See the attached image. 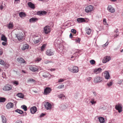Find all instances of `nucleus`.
Masks as SVG:
<instances>
[{
  "instance_id": "1",
  "label": "nucleus",
  "mask_w": 123,
  "mask_h": 123,
  "mask_svg": "<svg viewBox=\"0 0 123 123\" xmlns=\"http://www.w3.org/2000/svg\"><path fill=\"white\" fill-rule=\"evenodd\" d=\"M69 71L74 73H77L78 72V68L77 67L74 66H71L68 68Z\"/></svg>"
},
{
  "instance_id": "2",
  "label": "nucleus",
  "mask_w": 123,
  "mask_h": 123,
  "mask_svg": "<svg viewBox=\"0 0 123 123\" xmlns=\"http://www.w3.org/2000/svg\"><path fill=\"white\" fill-rule=\"evenodd\" d=\"M12 89V87L11 85L9 84H7L2 89L4 91H9L11 90Z\"/></svg>"
},
{
  "instance_id": "3",
  "label": "nucleus",
  "mask_w": 123,
  "mask_h": 123,
  "mask_svg": "<svg viewBox=\"0 0 123 123\" xmlns=\"http://www.w3.org/2000/svg\"><path fill=\"white\" fill-rule=\"evenodd\" d=\"M43 32L46 34H48L50 31V27L48 26H46L43 29Z\"/></svg>"
},
{
  "instance_id": "4",
  "label": "nucleus",
  "mask_w": 123,
  "mask_h": 123,
  "mask_svg": "<svg viewBox=\"0 0 123 123\" xmlns=\"http://www.w3.org/2000/svg\"><path fill=\"white\" fill-rule=\"evenodd\" d=\"M93 6L92 5H90L86 7L85 11L87 13H88L92 11L93 9Z\"/></svg>"
},
{
  "instance_id": "5",
  "label": "nucleus",
  "mask_w": 123,
  "mask_h": 123,
  "mask_svg": "<svg viewBox=\"0 0 123 123\" xmlns=\"http://www.w3.org/2000/svg\"><path fill=\"white\" fill-rule=\"evenodd\" d=\"M102 78L100 76H98L95 77L94 79V81L95 83H98L100 82L102 80Z\"/></svg>"
},
{
  "instance_id": "6",
  "label": "nucleus",
  "mask_w": 123,
  "mask_h": 123,
  "mask_svg": "<svg viewBox=\"0 0 123 123\" xmlns=\"http://www.w3.org/2000/svg\"><path fill=\"white\" fill-rule=\"evenodd\" d=\"M115 108L116 110L118 111L119 113H120L122 111V105L121 104H118L115 106Z\"/></svg>"
},
{
  "instance_id": "7",
  "label": "nucleus",
  "mask_w": 123,
  "mask_h": 123,
  "mask_svg": "<svg viewBox=\"0 0 123 123\" xmlns=\"http://www.w3.org/2000/svg\"><path fill=\"white\" fill-rule=\"evenodd\" d=\"M54 53V51L51 49L47 50L46 52V54L49 56L53 55Z\"/></svg>"
},
{
  "instance_id": "8",
  "label": "nucleus",
  "mask_w": 123,
  "mask_h": 123,
  "mask_svg": "<svg viewBox=\"0 0 123 123\" xmlns=\"http://www.w3.org/2000/svg\"><path fill=\"white\" fill-rule=\"evenodd\" d=\"M93 72L94 74H97L100 73L102 72V69L100 68H96L93 69Z\"/></svg>"
},
{
  "instance_id": "9",
  "label": "nucleus",
  "mask_w": 123,
  "mask_h": 123,
  "mask_svg": "<svg viewBox=\"0 0 123 123\" xmlns=\"http://www.w3.org/2000/svg\"><path fill=\"white\" fill-rule=\"evenodd\" d=\"M51 91V89L50 87H46L44 89V94L45 95H47Z\"/></svg>"
},
{
  "instance_id": "10",
  "label": "nucleus",
  "mask_w": 123,
  "mask_h": 123,
  "mask_svg": "<svg viewBox=\"0 0 123 123\" xmlns=\"http://www.w3.org/2000/svg\"><path fill=\"white\" fill-rule=\"evenodd\" d=\"M44 105L45 108L47 110H50L52 107L51 105L49 103L46 102L45 103Z\"/></svg>"
},
{
  "instance_id": "11",
  "label": "nucleus",
  "mask_w": 123,
  "mask_h": 123,
  "mask_svg": "<svg viewBox=\"0 0 123 123\" xmlns=\"http://www.w3.org/2000/svg\"><path fill=\"white\" fill-rule=\"evenodd\" d=\"M29 68L31 70L34 72L37 71L38 70L37 67L34 65L29 66Z\"/></svg>"
},
{
  "instance_id": "12",
  "label": "nucleus",
  "mask_w": 123,
  "mask_h": 123,
  "mask_svg": "<svg viewBox=\"0 0 123 123\" xmlns=\"http://www.w3.org/2000/svg\"><path fill=\"white\" fill-rule=\"evenodd\" d=\"M111 59V57L110 56H106L102 60L103 63H106L109 61Z\"/></svg>"
},
{
  "instance_id": "13",
  "label": "nucleus",
  "mask_w": 123,
  "mask_h": 123,
  "mask_svg": "<svg viewBox=\"0 0 123 123\" xmlns=\"http://www.w3.org/2000/svg\"><path fill=\"white\" fill-rule=\"evenodd\" d=\"M107 9L109 12L112 13L114 12L115 11L114 8L111 5L108 6Z\"/></svg>"
},
{
  "instance_id": "14",
  "label": "nucleus",
  "mask_w": 123,
  "mask_h": 123,
  "mask_svg": "<svg viewBox=\"0 0 123 123\" xmlns=\"http://www.w3.org/2000/svg\"><path fill=\"white\" fill-rule=\"evenodd\" d=\"M68 107L67 105L66 104H62L59 106L60 108L62 110H63L66 109Z\"/></svg>"
},
{
  "instance_id": "15",
  "label": "nucleus",
  "mask_w": 123,
  "mask_h": 123,
  "mask_svg": "<svg viewBox=\"0 0 123 123\" xmlns=\"http://www.w3.org/2000/svg\"><path fill=\"white\" fill-rule=\"evenodd\" d=\"M104 75L105 79L108 80L110 78V75L108 71H106L105 72Z\"/></svg>"
},
{
  "instance_id": "16",
  "label": "nucleus",
  "mask_w": 123,
  "mask_h": 123,
  "mask_svg": "<svg viewBox=\"0 0 123 123\" xmlns=\"http://www.w3.org/2000/svg\"><path fill=\"white\" fill-rule=\"evenodd\" d=\"M37 111V108L36 107L34 106L31 107L30 109L31 112L32 114L35 113Z\"/></svg>"
},
{
  "instance_id": "17",
  "label": "nucleus",
  "mask_w": 123,
  "mask_h": 123,
  "mask_svg": "<svg viewBox=\"0 0 123 123\" xmlns=\"http://www.w3.org/2000/svg\"><path fill=\"white\" fill-rule=\"evenodd\" d=\"M13 104L12 103L10 102L8 103L6 105V107L7 109H9L13 107Z\"/></svg>"
},
{
  "instance_id": "18",
  "label": "nucleus",
  "mask_w": 123,
  "mask_h": 123,
  "mask_svg": "<svg viewBox=\"0 0 123 123\" xmlns=\"http://www.w3.org/2000/svg\"><path fill=\"white\" fill-rule=\"evenodd\" d=\"M38 20L37 18H32L29 19V22L31 23H34L36 22Z\"/></svg>"
},
{
  "instance_id": "19",
  "label": "nucleus",
  "mask_w": 123,
  "mask_h": 123,
  "mask_svg": "<svg viewBox=\"0 0 123 123\" xmlns=\"http://www.w3.org/2000/svg\"><path fill=\"white\" fill-rule=\"evenodd\" d=\"M16 37H17L19 41L21 40L23 38V36L22 34H18L16 35Z\"/></svg>"
},
{
  "instance_id": "20",
  "label": "nucleus",
  "mask_w": 123,
  "mask_h": 123,
  "mask_svg": "<svg viewBox=\"0 0 123 123\" xmlns=\"http://www.w3.org/2000/svg\"><path fill=\"white\" fill-rule=\"evenodd\" d=\"M17 60L19 63H24L25 62L24 59L22 58H18Z\"/></svg>"
},
{
  "instance_id": "21",
  "label": "nucleus",
  "mask_w": 123,
  "mask_h": 123,
  "mask_svg": "<svg viewBox=\"0 0 123 123\" xmlns=\"http://www.w3.org/2000/svg\"><path fill=\"white\" fill-rule=\"evenodd\" d=\"M98 121L100 123H103L105 122V119L103 117H100L98 118Z\"/></svg>"
},
{
  "instance_id": "22",
  "label": "nucleus",
  "mask_w": 123,
  "mask_h": 123,
  "mask_svg": "<svg viewBox=\"0 0 123 123\" xmlns=\"http://www.w3.org/2000/svg\"><path fill=\"white\" fill-rule=\"evenodd\" d=\"M77 20L79 23H82L83 22L85 21V19L82 18H77Z\"/></svg>"
},
{
  "instance_id": "23",
  "label": "nucleus",
  "mask_w": 123,
  "mask_h": 123,
  "mask_svg": "<svg viewBox=\"0 0 123 123\" xmlns=\"http://www.w3.org/2000/svg\"><path fill=\"white\" fill-rule=\"evenodd\" d=\"M1 117L2 120V122L3 123H6V117L3 115L1 116Z\"/></svg>"
},
{
  "instance_id": "24",
  "label": "nucleus",
  "mask_w": 123,
  "mask_h": 123,
  "mask_svg": "<svg viewBox=\"0 0 123 123\" xmlns=\"http://www.w3.org/2000/svg\"><path fill=\"white\" fill-rule=\"evenodd\" d=\"M28 48V45L27 44H25L23 45L22 48V49L23 50H25L26 49H27Z\"/></svg>"
},
{
  "instance_id": "25",
  "label": "nucleus",
  "mask_w": 123,
  "mask_h": 123,
  "mask_svg": "<svg viewBox=\"0 0 123 123\" xmlns=\"http://www.w3.org/2000/svg\"><path fill=\"white\" fill-rule=\"evenodd\" d=\"M47 12L45 11H39L37 12V14L39 15H43L46 14Z\"/></svg>"
},
{
  "instance_id": "26",
  "label": "nucleus",
  "mask_w": 123,
  "mask_h": 123,
  "mask_svg": "<svg viewBox=\"0 0 123 123\" xmlns=\"http://www.w3.org/2000/svg\"><path fill=\"white\" fill-rule=\"evenodd\" d=\"M13 24L12 22H10L7 25V27L9 29H12L13 27Z\"/></svg>"
},
{
  "instance_id": "27",
  "label": "nucleus",
  "mask_w": 123,
  "mask_h": 123,
  "mask_svg": "<svg viewBox=\"0 0 123 123\" xmlns=\"http://www.w3.org/2000/svg\"><path fill=\"white\" fill-rule=\"evenodd\" d=\"M16 96L19 98H23L24 97V95L22 93H18Z\"/></svg>"
},
{
  "instance_id": "28",
  "label": "nucleus",
  "mask_w": 123,
  "mask_h": 123,
  "mask_svg": "<svg viewBox=\"0 0 123 123\" xmlns=\"http://www.w3.org/2000/svg\"><path fill=\"white\" fill-rule=\"evenodd\" d=\"M1 40L5 42H6L7 41L6 37L3 35H1Z\"/></svg>"
},
{
  "instance_id": "29",
  "label": "nucleus",
  "mask_w": 123,
  "mask_h": 123,
  "mask_svg": "<svg viewBox=\"0 0 123 123\" xmlns=\"http://www.w3.org/2000/svg\"><path fill=\"white\" fill-rule=\"evenodd\" d=\"M19 15L20 17L22 18L25 17L26 16V14L25 13L21 12L19 13Z\"/></svg>"
},
{
  "instance_id": "30",
  "label": "nucleus",
  "mask_w": 123,
  "mask_h": 123,
  "mask_svg": "<svg viewBox=\"0 0 123 123\" xmlns=\"http://www.w3.org/2000/svg\"><path fill=\"white\" fill-rule=\"evenodd\" d=\"M28 5L30 7L32 8H34V5L31 2H29L28 3Z\"/></svg>"
},
{
  "instance_id": "31",
  "label": "nucleus",
  "mask_w": 123,
  "mask_h": 123,
  "mask_svg": "<svg viewBox=\"0 0 123 123\" xmlns=\"http://www.w3.org/2000/svg\"><path fill=\"white\" fill-rule=\"evenodd\" d=\"M54 43L55 45L56 44L58 45H59L61 43V42L59 40L57 39L55 40Z\"/></svg>"
},
{
  "instance_id": "32",
  "label": "nucleus",
  "mask_w": 123,
  "mask_h": 123,
  "mask_svg": "<svg viewBox=\"0 0 123 123\" xmlns=\"http://www.w3.org/2000/svg\"><path fill=\"white\" fill-rule=\"evenodd\" d=\"M86 33L89 35L91 32V30L90 28L87 29L86 30Z\"/></svg>"
},
{
  "instance_id": "33",
  "label": "nucleus",
  "mask_w": 123,
  "mask_h": 123,
  "mask_svg": "<svg viewBox=\"0 0 123 123\" xmlns=\"http://www.w3.org/2000/svg\"><path fill=\"white\" fill-rule=\"evenodd\" d=\"M49 74L47 72H45L43 74V77L45 78H47L48 76H49Z\"/></svg>"
},
{
  "instance_id": "34",
  "label": "nucleus",
  "mask_w": 123,
  "mask_h": 123,
  "mask_svg": "<svg viewBox=\"0 0 123 123\" xmlns=\"http://www.w3.org/2000/svg\"><path fill=\"white\" fill-rule=\"evenodd\" d=\"M113 84V82L112 81H110L107 83V85L109 87H110Z\"/></svg>"
},
{
  "instance_id": "35",
  "label": "nucleus",
  "mask_w": 123,
  "mask_h": 123,
  "mask_svg": "<svg viewBox=\"0 0 123 123\" xmlns=\"http://www.w3.org/2000/svg\"><path fill=\"white\" fill-rule=\"evenodd\" d=\"M15 111L20 114H22L23 112L22 111L18 109L16 110Z\"/></svg>"
},
{
  "instance_id": "36",
  "label": "nucleus",
  "mask_w": 123,
  "mask_h": 123,
  "mask_svg": "<svg viewBox=\"0 0 123 123\" xmlns=\"http://www.w3.org/2000/svg\"><path fill=\"white\" fill-rule=\"evenodd\" d=\"M21 108L24 109L25 111H27V107L25 105H23L21 106Z\"/></svg>"
},
{
  "instance_id": "37",
  "label": "nucleus",
  "mask_w": 123,
  "mask_h": 123,
  "mask_svg": "<svg viewBox=\"0 0 123 123\" xmlns=\"http://www.w3.org/2000/svg\"><path fill=\"white\" fill-rule=\"evenodd\" d=\"M46 46V44H44L41 47V49L42 51H43L45 49V48Z\"/></svg>"
},
{
  "instance_id": "38",
  "label": "nucleus",
  "mask_w": 123,
  "mask_h": 123,
  "mask_svg": "<svg viewBox=\"0 0 123 123\" xmlns=\"http://www.w3.org/2000/svg\"><path fill=\"white\" fill-rule=\"evenodd\" d=\"M41 60V58L37 57L35 59V61L37 62H38L40 61Z\"/></svg>"
},
{
  "instance_id": "39",
  "label": "nucleus",
  "mask_w": 123,
  "mask_h": 123,
  "mask_svg": "<svg viewBox=\"0 0 123 123\" xmlns=\"http://www.w3.org/2000/svg\"><path fill=\"white\" fill-rule=\"evenodd\" d=\"M58 97L60 98L64 99L65 98V96L63 94H61L58 96Z\"/></svg>"
},
{
  "instance_id": "40",
  "label": "nucleus",
  "mask_w": 123,
  "mask_h": 123,
  "mask_svg": "<svg viewBox=\"0 0 123 123\" xmlns=\"http://www.w3.org/2000/svg\"><path fill=\"white\" fill-rule=\"evenodd\" d=\"M6 100V99L4 98H0V102H3Z\"/></svg>"
},
{
  "instance_id": "41",
  "label": "nucleus",
  "mask_w": 123,
  "mask_h": 123,
  "mask_svg": "<svg viewBox=\"0 0 123 123\" xmlns=\"http://www.w3.org/2000/svg\"><path fill=\"white\" fill-rule=\"evenodd\" d=\"M12 82L14 85H17L19 84V83L17 81L15 80L13 81Z\"/></svg>"
},
{
  "instance_id": "42",
  "label": "nucleus",
  "mask_w": 123,
  "mask_h": 123,
  "mask_svg": "<svg viewBox=\"0 0 123 123\" xmlns=\"http://www.w3.org/2000/svg\"><path fill=\"white\" fill-rule=\"evenodd\" d=\"M0 64L4 65L5 64V63L3 60L0 59Z\"/></svg>"
},
{
  "instance_id": "43",
  "label": "nucleus",
  "mask_w": 123,
  "mask_h": 123,
  "mask_svg": "<svg viewBox=\"0 0 123 123\" xmlns=\"http://www.w3.org/2000/svg\"><path fill=\"white\" fill-rule=\"evenodd\" d=\"M90 62L92 65H93L95 63V61L93 60H92L90 61Z\"/></svg>"
},
{
  "instance_id": "44",
  "label": "nucleus",
  "mask_w": 123,
  "mask_h": 123,
  "mask_svg": "<svg viewBox=\"0 0 123 123\" xmlns=\"http://www.w3.org/2000/svg\"><path fill=\"white\" fill-rule=\"evenodd\" d=\"M123 82V80L122 79H119L118 80L117 83L118 84H120Z\"/></svg>"
},
{
  "instance_id": "45",
  "label": "nucleus",
  "mask_w": 123,
  "mask_h": 123,
  "mask_svg": "<svg viewBox=\"0 0 123 123\" xmlns=\"http://www.w3.org/2000/svg\"><path fill=\"white\" fill-rule=\"evenodd\" d=\"M90 102L92 103V105L95 104L96 103V102L95 101H94L93 100V99H92L91 100Z\"/></svg>"
},
{
  "instance_id": "46",
  "label": "nucleus",
  "mask_w": 123,
  "mask_h": 123,
  "mask_svg": "<svg viewBox=\"0 0 123 123\" xmlns=\"http://www.w3.org/2000/svg\"><path fill=\"white\" fill-rule=\"evenodd\" d=\"M51 62L50 61H49L47 60H45L44 61V63L46 64H47Z\"/></svg>"
},
{
  "instance_id": "47",
  "label": "nucleus",
  "mask_w": 123,
  "mask_h": 123,
  "mask_svg": "<svg viewBox=\"0 0 123 123\" xmlns=\"http://www.w3.org/2000/svg\"><path fill=\"white\" fill-rule=\"evenodd\" d=\"M103 23L104 25H108V24L107 23L106 19L105 18H104L103 20Z\"/></svg>"
},
{
  "instance_id": "48",
  "label": "nucleus",
  "mask_w": 123,
  "mask_h": 123,
  "mask_svg": "<svg viewBox=\"0 0 123 123\" xmlns=\"http://www.w3.org/2000/svg\"><path fill=\"white\" fill-rule=\"evenodd\" d=\"M64 87V85H60L57 88L59 89H62Z\"/></svg>"
},
{
  "instance_id": "49",
  "label": "nucleus",
  "mask_w": 123,
  "mask_h": 123,
  "mask_svg": "<svg viewBox=\"0 0 123 123\" xmlns=\"http://www.w3.org/2000/svg\"><path fill=\"white\" fill-rule=\"evenodd\" d=\"M71 32L73 33H74V34H75L76 33V31L74 29H72L71 30Z\"/></svg>"
},
{
  "instance_id": "50",
  "label": "nucleus",
  "mask_w": 123,
  "mask_h": 123,
  "mask_svg": "<svg viewBox=\"0 0 123 123\" xmlns=\"http://www.w3.org/2000/svg\"><path fill=\"white\" fill-rule=\"evenodd\" d=\"M40 41L39 40H34V42L35 43H38Z\"/></svg>"
},
{
  "instance_id": "51",
  "label": "nucleus",
  "mask_w": 123,
  "mask_h": 123,
  "mask_svg": "<svg viewBox=\"0 0 123 123\" xmlns=\"http://www.w3.org/2000/svg\"><path fill=\"white\" fill-rule=\"evenodd\" d=\"M64 81V80L63 79H59L58 81V82L59 83L61 82Z\"/></svg>"
},
{
  "instance_id": "52",
  "label": "nucleus",
  "mask_w": 123,
  "mask_h": 123,
  "mask_svg": "<svg viewBox=\"0 0 123 123\" xmlns=\"http://www.w3.org/2000/svg\"><path fill=\"white\" fill-rule=\"evenodd\" d=\"M108 44V43H107V42L105 44H104L103 45H102V46L103 47H104L106 46H107Z\"/></svg>"
},
{
  "instance_id": "53",
  "label": "nucleus",
  "mask_w": 123,
  "mask_h": 123,
  "mask_svg": "<svg viewBox=\"0 0 123 123\" xmlns=\"http://www.w3.org/2000/svg\"><path fill=\"white\" fill-rule=\"evenodd\" d=\"M75 42H77V43H80V39H76L75 40Z\"/></svg>"
},
{
  "instance_id": "54",
  "label": "nucleus",
  "mask_w": 123,
  "mask_h": 123,
  "mask_svg": "<svg viewBox=\"0 0 123 123\" xmlns=\"http://www.w3.org/2000/svg\"><path fill=\"white\" fill-rule=\"evenodd\" d=\"M45 115V114L43 113H42L40 115L39 117H43Z\"/></svg>"
},
{
  "instance_id": "55",
  "label": "nucleus",
  "mask_w": 123,
  "mask_h": 123,
  "mask_svg": "<svg viewBox=\"0 0 123 123\" xmlns=\"http://www.w3.org/2000/svg\"><path fill=\"white\" fill-rule=\"evenodd\" d=\"M22 122L20 120H18L16 121L15 123H22Z\"/></svg>"
},
{
  "instance_id": "56",
  "label": "nucleus",
  "mask_w": 123,
  "mask_h": 123,
  "mask_svg": "<svg viewBox=\"0 0 123 123\" xmlns=\"http://www.w3.org/2000/svg\"><path fill=\"white\" fill-rule=\"evenodd\" d=\"M91 79L92 78L91 77H89L87 79V80L88 81H89L91 80Z\"/></svg>"
},
{
  "instance_id": "57",
  "label": "nucleus",
  "mask_w": 123,
  "mask_h": 123,
  "mask_svg": "<svg viewBox=\"0 0 123 123\" xmlns=\"http://www.w3.org/2000/svg\"><path fill=\"white\" fill-rule=\"evenodd\" d=\"M29 81L30 82H31L32 81L33 82H34L35 81V80L34 79H31L29 80Z\"/></svg>"
},
{
  "instance_id": "58",
  "label": "nucleus",
  "mask_w": 123,
  "mask_h": 123,
  "mask_svg": "<svg viewBox=\"0 0 123 123\" xmlns=\"http://www.w3.org/2000/svg\"><path fill=\"white\" fill-rule=\"evenodd\" d=\"M6 42H3L2 43V45H3L4 46L5 45H6Z\"/></svg>"
},
{
  "instance_id": "59",
  "label": "nucleus",
  "mask_w": 123,
  "mask_h": 123,
  "mask_svg": "<svg viewBox=\"0 0 123 123\" xmlns=\"http://www.w3.org/2000/svg\"><path fill=\"white\" fill-rule=\"evenodd\" d=\"M119 34H116V35H114V37L115 38H116L118 36Z\"/></svg>"
},
{
  "instance_id": "60",
  "label": "nucleus",
  "mask_w": 123,
  "mask_h": 123,
  "mask_svg": "<svg viewBox=\"0 0 123 123\" xmlns=\"http://www.w3.org/2000/svg\"><path fill=\"white\" fill-rule=\"evenodd\" d=\"M93 96H94L96 97V96L97 94L95 92H93Z\"/></svg>"
},
{
  "instance_id": "61",
  "label": "nucleus",
  "mask_w": 123,
  "mask_h": 123,
  "mask_svg": "<svg viewBox=\"0 0 123 123\" xmlns=\"http://www.w3.org/2000/svg\"><path fill=\"white\" fill-rule=\"evenodd\" d=\"M3 53L2 50L0 49V55H1Z\"/></svg>"
},
{
  "instance_id": "62",
  "label": "nucleus",
  "mask_w": 123,
  "mask_h": 123,
  "mask_svg": "<svg viewBox=\"0 0 123 123\" xmlns=\"http://www.w3.org/2000/svg\"><path fill=\"white\" fill-rule=\"evenodd\" d=\"M3 8V6L1 5L0 6V9L1 10H2Z\"/></svg>"
},
{
  "instance_id": "63",
  "label": "nucleus",
  "mask_w": 123,
  "mask_h": 123,
  "mask_svg": "<svg viewBox=\"0 0 123 123\" xmlns=\"http://www.w3.org/2000/svg\"><path fill=\"white\" fill-rule=\"evenodd\" d=\"M78 96L77 95H75L74 96V98H75L76 99L77 98Z\"/></svg>"
},
{
  "instance_id": "64",
  "label": "nucleus",
  "mask_w": 123,
  "mask_h": 123,
  "mask_svg": "<svg viewBox=\"0 0 123 123\" xmlns=\"http://www.w3.org/2000/svg\"><path fill=\"white\" fill-rule=\"evenodd\" d=\"M55 70V69L54 68L50 69H49V70H50L51 71H53Z\"/></svg>"
}]
</instances>
